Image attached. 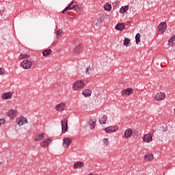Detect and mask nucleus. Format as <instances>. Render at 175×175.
<instances>
[{
  "label": "nucleus",
  "instance_id": "f257e3e1",
  "mask_svg": "<svg viewBox=\"0 0 175 175\" xmlns=\"http://www.w3.org/2000/svg\"><path fill=\"white\" fill-rule=\"evenodd\" d=\"M81 10V6L76 1H72L62 12V14H70L68 10Z\"/></svg>",
  "mask_w": 175,
  "mask_h": 175
},
{
  "label": "nucleus",
  "instance_id": "f03ea898",
  "mask_svg": "<svg viewBox=\"0 0 175 175\" xmlns=\"http://www.w3.org/2000/svg\"><path fill=\"white\" fill-rule=\"evenodd\" d=\"M85 87V82L79 80L73 83L72 88L75 90V91H78V90H83Z\"/></svg>",
  "mask_w": 175,
  "mask_h": 175
},
{
  "label": "nucleus",
  "instance_id": "7ed1b4c3",
  "mask_svg": "<svg viewBox=\"0 0 175 175\" xmlns=\"http://www.w3.org/2000/svg\"><path fill=\"white\" fill-rule=\"evenodd\" d=\"M16 122L19 126H23L24 124H28V120L27 118H24L23 116H21L16 119Z\"/></svg>",
  "mask_w": 175,
  "mask_h": 175
},
{
  "label": "nucleus",
  "instance_id": "20e7f679",
  "mask_svg": "<svg viewBox=\"0 0 175 175\" xmlns=\"http://www.w3.org/2000/svg\"><path fill=\"white\" fill-rule=\"evenodd\" d=\"M21 66L23 68V69H31L32 62L29 60H23L21 62Z\"/></svg>",
  "mask_w": 175,
  "mask_h": 175
},
{
  "label": "nucleus",
  "instance_id": "39448f33",
  "mask_svg": "<svg viewBox=\"0 0 175 175\" xmlns=\"http://www.w3.org/2000/svg\"><path fill=\"white\" fill-rule=\"evenodd\" d=\"M62 122V132L65 133V132H68V120L65 119L61 121Z\"/></svg>",
  "mask_w": 175,
  "mask_h": 175
},
{
  "label": "nucleus",
  "instance_id": "423d86ee",
  "mask_svg": "<svg viewBox=\"0 0 175 175\" xmlns=\"http://www.w3.org/2000/svg\"><path fill=\"white\" fill-rule=\"evenodd\" d=\"M167 28V24L166 23V22H161L158 26L159 31H160V32L161 33L165 32Z\"/></svg>",
  "mask_w": 175,
  "mask_h": 175
},
{
  "label": "nucleus",
  "instance_id": "0eeeda50",
  "mask_svg": "<svg viewBox=\"0 0 175 175\" xmlns=\"http://www.w3.org/2000/svg\"><path fill=\"white\" fill-rule=\"evenodd\" d=\"M72 144V139L69 137H64L63 139V147L68 148Z\"/></svg>",
  "mask_w": 175,
  "mask_h": 175
},
{
  "label": "nucleus",
  "instance_id": "6e6552de",
  "mask_svg": "<svg viewBox=\"0 0 175 175\" xmlns=\"http://www.w3.org/2000/svg\"><path fill=\"white\" fill-rule=\"evenodd\" d=\"M121 94L122 96L126 95L129 96V95H132V94H133V90L132 88H128L127 89L122 90Z\"/></svg>",
  "mask_w": 175,
  "mask_h": 175
},
{
  "label": "nucleus",
  "instance_id": "1a4fd4ad",
  "mask_svg": "<svg viewBox=\"0 0 175 175\" xmlns=\"http://www.w3.org/2000/svg\"><path fill=\"white\" fill-rule=\"evenodd\" d=\"M165 98H166V94L164 92L157 93L154 96L156 100H163Z\"/></svg>",
  "mask_w": 175,
  "mask_h": 175
},
{
  "label": "nucleus",
  "instance_id": "9d476101",
  "mask_svg": "<svg viewBox=\"0 0 175 175\" xmlns=\"http://www.w3.org/2000/svg\"><path fill=\"white\" fill-rule=\"evenodd\" d=\"M118 131V126H109L105 129L106 133H111V132H117Z\"/></svg>",
  "mask_w": 175,
  "mask_h": 175
},
{
  "label": "nucleus",
  "instance_id": "9b49d317",
  "mask_svg": "<svg viewBox=\"0 0 175 175\" xmlns=\"http://www.w3.org/2000/svg\"><path fill=\"white\" fill-rule=\"evenodd\" d=\"M142 139L143 142H145V143H151V142H152V136L150 134L144 135Z\"/></svg>",
  "mask_w": 175,
  "mask_h": 175
},
{
  "label": "nucleus",
  "instance_id": "f8f14e48",
  "mask_svg": "<svg viewBox=\"0 0 175 175\" xmlns=\"http://www.w3.org/2000/svg\"><path fill=\"white\" fill-rule=\"evenodd\" d=\"M145 161L151 162V161H154V154L152 153H148L144 155Z\"/></svg>",
  "mask_w": 175,
  "mask_h": 175
},
{
  "label": "nucleus",
  "instance_id": "ddd939ff",
  "mask_svg": "<svg viewBox=\"0 0 175 175\" xmlns=\"http://www.w3.org/2000/svg\"><path fill=\"white\" fill-rule=\"evenodd\" d=\"M73 167L74 169H81V167H84V163L83 161H77Z\"/></svg>",
  "mask_w": 175,
  "mask_h": 175
},
{
  "label": "nucleus",
  "instance_id": "4468645a",
  "mask_svg": "<svg viewBox=\"0 0 175 175\" xmlns=\"http://www.w3.org/2000/svg\"><path fill=\"white\" fill-rule=\"evenodd\" d=\"M12 96H13V94L10 92L3 93L1 95L2 99L4 100L12 99Z\"/></svg>",
  "mask_w": 175,
  "mask_h": 175
},
{
  "label": "nucleus",
  "instance_id": "2eb2a0df",
  "mask_svg": "<svg viewBox=\"0 0 175 175\" xmlns=\"http://www.w3.org/2000/svg\"><path fill=\"white\" fill-rule=\"evenodd\" d=\"M57 111H64L65 110V103H61L56 106Z\"/></svg>",
  "mask_w": 175,
  "mask_h": 175
},
{
  "label": "nucleus",
  "instance_id": "dca6fc26",
  "mask_svg": "<svg viewBox=\"0 0 175 175\" xmlns=\"http://www.w3.org/2000/svg\"><path fill=\"white\" fill-rule=\"evenodd\" d=\"M91 94H92V91L90 89H86L83 92L82 94L85 98H88V96H91Z\"/></svg>",
  "mask_w": 175,
  "mask_h": 175
},
{
  "label": "nucleus",
  "instance_id": "f3484780",
  "mask_svg": "<svg viewBox=\"0 0 175 175\" xmlns=\"http://www.w3.org/2000/svg\"><path fill=\"white\" fill-rule=\"evenodd\" d=\"M117 31H124L125 29V25L124 23H118L116 26Z\"/></svg>",
  "mask_w": 175,
  "mask_h": 175
},
{
  "label": "nucleus",
  "instance_id": "a211bd4d",
  "mask_svg": "<svg viewBox=\"0 0 175 175\" xmlns=\"http://www.w3.org/2000/svg\"><path fill=\"white\" fill-rule=\"evenodd\" d=\"M51 142V139H50L49 138L46 139L45 140H44L42 142V147H44V148H49V144H50Z\"/></svg>",
  "mask_w": 175,
  "mask_h": 175
},
{
  "label": "nucleus",
  "instance_id": "6ab92c4d",
  "mask_svg": "<svg viewBox=\"0 0 175 175\" xmlns=\"http://www.w3.org/2000/svg\"><path fill=\"white\" fill-rule=\"evenodd\" d=\"M128 10H129V5L122 6L120 10V13L124 14V13H126Z\"/></svg>",
  "mask_w": 175,
  "mask_h": 175
},
{
  "label": "nucleus",
  "instance_id": "aec40b11",
  "mask_svg": "<svg viewBox=\"0 0 175 175\" xmlns=\"http://www.w3.org/2000/svg\"><path fill=\"white\" fill-rule=\"evenodd\" d=\"M16 112H17V111H16L14 109H11V110L8 111V117H10L11 118H13V117H16Z\"/></svg>",
  "mask_w": 175,
  "mask_h": 175
},
{
  "label": "nucleus",
  "instance_id": "412c9836",
  "mask_svg": "<svg viewBox=\"0 0 175 175\" xmlns=\"http://www.w3.org/2000/svg\"><path fill=\"white\" fill-rule=\"evenodd\" d=\"M132 133H133V131H132V129H128L124 132V137H131V136L132 135Z\"/></svg>",
  "mask_w": 175,
  "mask_h": 175
},
{
  "label": "nucleus",
  "instance_id": "4be33fe9",
  "mask_svg": "<svg viewBox=\"0 0 175 175\" xmlns=\"http://www.w3.org/2000/svg\"><path fill=\"white\" fill-rule=\"evenodd\" d=\"M81 44H79V46L74 49V54H80V53L83 51Z\"/></svg>",
  "mask_w": 175,
  "mask_h": 175
},
{
  "label": "nucleus",
  "instance_id": "5701e85b",
  "mask_svg": "<svg viewBox=\"0 0 175 175\" xmlns=\"http://www.w3.org/2000/svg\"><path fill=\"white\" fill-rule=\"evenodd\" d=\"M124 46H125L126 47H128V46H131V39L126 38L124 40V42H123Z\"/></svg>",
  "mask_w": 175,
  "mask_h": 175
},
{
  "label": "nucleus",
  "instance_id": "b1692460",
  "mask_svg": "<svg viewBox=\"0 0 175 175\" xmlns=\"http://www.w3.org/2000/svg\"><path fill=\"white\" fill-rule=\"evenodd\" d=\"M44 139V134L38 135L35 138V142H40Z\"/></svg>",
  "mask_w": 175,
  "mask_h": 175
},
{
  "label": "nucleus",
  "instance_id": "393cba45",
  "mask_svg": "<svg viewBox=\"0 0 175 175\" xmlns=\"http://www.w3.org/2000/svg\"><path fill=\"white\" fill-rule=\"evenodd\" d=\"M53 53L51 49H46L42 52V55L44 57H47V55H50Z\"/></svg>",
  "mask_w": 175,
  "mask_h": 175
},
{
  "label": "nucleus",
  "instance_id": "a878e982",
  "mask_svg": "<svg viewBox=\"0 0 175 175\" xmlns=\"http://www.w3.org/2000/svg\"><path fill=\"white\" fill-rule=\"evenodd\" d=\"M104 9L107 12H110L111 10V4L109 3H106L104 5Z\"/></svg>",
  "mask_w": 175,
  "mask_h": 175
},
{
  "label": "nucleus",
  "instance_id": "bb28decb",
  "mask_svg": "<svg viewBox=\"0 0 175 175\" xmlns=\"http://www.w3.org/2000/svg\"><path fill=\"white\" fill-rule=\"evenodd\" d=\"M98 121H99V123L101 124H106V121H107V116H106V115L103 116V117L100 120H99Z\"/></svg>",
  "mask_w": 175,
  "mask_h": 175
},
{
  "label": "nucleus",
  "instance_id": "cd10ccee",
  "mask_svg": "<svg viewBox=\"0 0 175 175\" xmlns=\"http://www.w3.org/2000/svg\"><path fill=\"white\" fill-rule=\"evenodd\" d=\"M90 126V129H94V128H95V125L96 124V121H94L92 120H90L88 122Z\"/></svg>",
  "mask_w": 175,
  "mask_h": 175
},
{
  "label": "nucleus",
  "instance_id": "c85d7f7f",
  "mask_svg": "<svg viewBox=\"0 0 175 175\" xmlns=\"http://www.w3.org/2000/svg\"><path fill=\"white\" fill-rule=\"evenodd\" d=\"M175 42V35L170 38L168 40L169 46H172Z\"/></svg>",
  "mask_w": 175,
  "mask_h": 175
},
{
  "label": "nucleus",
  "instance_id": "c756f323",
  "mask_svg": "<svg viewBox=\"0 0 175 175\" xmlns=\"http://www.w3.org/2000/svg\"><path fill=\"white\" fill-rule=\"evenodd\" d=\"M140 36H142L139 33L135 36V42L136 44H139L140 43Z\"/></svg>",
  "mask_w": 175,
  "mask_h": 175
},
{
  "label": "nucleus",
  "instance_id": "7c9ffc66",
  "mask_svg": "<svg viewBox=\"0 0 175 175\" xmlns=\"http://www.w3.org/2000/svg\"><path fill=\"white\" fill-rule=\"evenodd\" d=\"M56 35H57V39H59V38H61V36H62V30H61V29L58 30L56 33Z\"/></svg>",
  "mask_w": 175,
  "mask_h": 175
},
{
  "label": "nucleus",
  "instance_id": "2f4dec72",
  "mask_svg": "<svg viewBox=\"0 0 175 175\" xmlns=\"http://www.w3.org/2000/svg\"><path fill=\"white\" fill-rule=\"evenodd\" d=\"M28 54H21L18 57L19 59H23V58H28Z\"/></svg>",
  "mask_w": 175,
  "mask_h": 175
},
{
  "label": "nucleus",
  "instance_id": "473e14b6",
  "mask_svg": "<svg viewBox=\"0 0 175 175\" xmlns=\"http://www.w3.org/2000/svg\"><path fill=\"white\" fill-rule=\"evenodd\" d=\"M103 143L105 146H109V139L107 138H105L103 139Z\"/></svg>",
  "mask_w": 175,
  "mask_h": 175
},
{
  "label": "nucleus",
  "instance_id": "72a5a7b5",
  "mask_svg": "<svg viewBox=\"0 0 175 175\" xmlns=\"http://www.w3.org/2000/svg\"><path fill=\"white\" fill-rule=\"evenodd\" d=\"M5 121L6 120H5V118L0 119V125H2V124H5Z\"/></svg>",
  "mask_w": 175,
  "mask_h": 175
},
{
  "label": "nucleus",
  "instance_id": "f704fd0d",
  "mask_svg": "<svg viewBox=\"0 0 175 175\" xmlns=\"http://www.w3.org/2000/svg\"><path fill=\"white\" fill-rule=\"evenodd\" d=\"M0 75H5V69L0 68Z\"/></svg>",
  "mask_w": 175,
  "mask_h": 175
},
{
  "label": "nucleus",
  "instance_id": "c9c22d12",
  "mask_svg": "<svg viewBox=\"0 0 175 175\" xmlns=\"http://www.w3.org/2000/svg\"><path fill=\"white\" fill-rule=\"evenodd\" d=\"M91 66H89L88 68H86V73H88L89 70H91Z\"/></svg>",
  "mask_w": 175,
  "mask_h": 175
},
{
  "label": "nucleus",
  "instance_id": "e433bc0d",
  "mask_svg": "<svg viewBox=\"0 0 175 175\" xmlns=\"http://www.w3.org/2000/svg\"><path fill=\"white\" fill-rule=\"evenodd\" d=\"M163 132H166V131H167V129H166V127H163Z\"/></svg>",
  "mask_w": 175,
  "mask_h": 175
},
{
  "label": "nucleus",
  "instance_id": "4c0bfd02",
  "mask_svg": "<svg viewBox=\"0 0 175 175\" xmlns=\"http://www.w3.org/2000/svg\"><path fill=\"white\" fill-rule=\"evenodd\" d=\"M97 22H98V23H102V19H101V18L98 19V20H97Z\"/></svg>",
  "mask_w": 175,
  "mask_h": 175
},
{
  "label": "nucleus",
  "instance_id": "58836bf2",
  "mask_svg": "<svg viewBox=\"0 0 175 175\" xmlns=\"http://www.w3.org/2000/svg\"><path fill=\"white\" fill-rule=\"evenodd\" d=\"M88 75H92V72H88Z\"/></svg>",
  "mask_w": 175,
  "mask_h": 175
},
{
  "label": "nucleus",
  "instance_id": "ea45409f",
  "mask_svg": "<svg viewBox=\"0 0 175 175\" xmlns=\"http://www.w3.org/2000/svg\"><path fill=\"white\" fill-rule=\"evenodd\" d=\"M1 13H3H3H5V12L4 11H1Z\"/></svg>",
  "mask_w": 175,
  "mask_h": 175
},
{
  "label": "nucleus",
  "instance_id": "a19ab883",
  "mask_svg": "<svg viewBox=\"0 0 175 175\" xmlns=\"http://www.w3.org/2000/svg\"><path fill=\"white\" fill-rule=\"evenodd\" d=\"M75 40H77V39H75Z\"/></svg>",
  "mask_w": 175,
  "mask_h": 175
},
{
  "label": "nucleus",
  "instance_id": "79ce46f5",
  "mask_svg": "<svg viewBox=\"0 0 175 175\" xmlns=\"http://www.w3.org/2000/svg\"><path fill=\"white\" fill-rule=\"evenodd\" d=\"M0 14H1V10H0Z\"/></svg>",
  "mask_w": 175,
  "mask_h": 175
}]
</instances>
